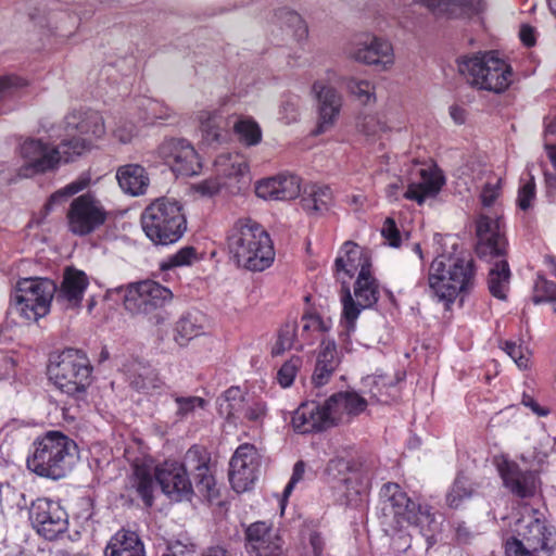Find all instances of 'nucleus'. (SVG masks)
I'll use <instances>...</instances> for the list:
<instances>
[{
    "mask_svg": "<svg viewBox=\"0 0 556 556\" xmlns=\"http://www.w3.org/2000/svg\"><path fill=\"white\" fill-rule=\"evenodd\" d=\"M211 455L205 447L191 446L182 464L165 463L155 472V480L164 494L170 500L190 501L194 490L211 502L218 497L219 491L210 468Z\"/></svg>",
    "mask_w": 556,
    "mask_h": 556,
    "instance_id": "obj_1",
    "label": "nucleus"
},
{
    "mask_svg": "<svg viewBox=\"0 0 556 556\" xmlns=\"http://www.w3.org/2000/svg\"><path fill=\"white\" fill-rule=\"evenodd\" d=\"M476 253L491 263L488 275L490 293L500 300H506L509 290L510 269L506 260L507 239L501 230L500 219L480 215L476 220Z\"/></svg>",
    "mask_w": 556,
    "mask_h": 556,
    "instance_id": "obj_2",
    "label": "nucleus"
},
{
    "mask_svg": "<svg viewBox=\"0 0 556 556\" xmlns=\"http://www.w3.org/2000/svg\"><path fill=\"white\" fill-rule=\"evenodd\" d=\"M231 260L251 271H263L275 260V250L268 232L251 218H240L227 233Z\"/></svg>",
    "mask_w": 556,
    "mask_h": 556,
    "instance_id": "obj_3",
    "label": "nucleus"
},
{
    "mask_svg": "<svg viewBox=\"0 0 556 556\" xmlns=\"http://www.w3.org/2000/svg\"><path fill=\"white\" fill-rule=\"evenodd\" d=\"M76 454L74 440L60 431H48L33 442L26 465L39 477L59 480L72 470Z\"/></svg>",
    "mask_w": 556,
    "mask_h": 556,
    "instance_id": "obj_4",
    "label": "nucleus"
},
{
    "mask_svg": "<svg viewBox=\"0 0 556 556\" xmlns=\"http://www.w3.org/2000/svg\"><path fill=\"white\" fill-rule=\"evenodd\" d=\"M92 366L88 356L77 349H65L49 357L48 376L62 393L76 402L79 408L86 404L87 389L92 382Z\"/></svg>",
    "mask_w": 556,
    "mask_h": 556,
    "instance_id": "obj_5",
    "label": "nucleus"
},
{
    "mask_svg": "<svg viewBox=\"0 0 556 556\" xmlns=\"http://www.w3.org/2000/svg\"><path fill=\"white\" fill-rule=\"evenodd\" d=\"M476 266L470 256L440 255L429 269V287L439 301L453 303L457 295L475 285Z\"/></svg>",
    "mask_w": 556,
    "mask_h": 556,
    "instance_id": "obj_6",
    "label": "nucleus"
},
{
    "mask_svg": "<svg viewBox=\"0 0 556 556\" xmlns=\"http://www.w3.org/2000/svg\"><path fill=\"white\" fill-rule=\"evenodd\" d=\"M140 223L146 236L155 245L173 244L187 230V218L182 204L166 197L150 203L141 213Z\"/></svg>",
    "mask_w": 556,
    "mask_h": 556,
    "instance_id": "obj_7",
    "label": "nucleus"
},
{
    "mask_svg": "<svg viewBox=\"0 0 556 556\" xmlns=\"http://www.w3.org/2000/svg\"><path fill=\"white\" fill-rule=\"evenodd\" d=\"M516 535L505 543L507 556H552L556 548V529L542 513L531 509L516 525Z\"/></svg>",
    "mask_w": 556,
    "mask_h": 556,
    "instance_id": "obj_8",
    "label": "nucleus"
},
{
    "mask_svg": "<svg viewBox=\"0 0 556 556\" xmlns=\"http://www.w3.org/2000/svg\"><path fill=\"white\" fill-rule=\"evenodd\" d=\"M457 66L459 74L481 90L502 93L513 81L510 65L500 59L495 51L460 55Z\"/></svg>",
    "mask_w": 556,
    "mask_h": 556,
    "instance_id": "obj_9",
    "label": "nucleus"
},
{
    "mask_svg": "<svg viewBox=\"0 0 556 556\" xmlns=\"http://www.w3.org/2000/svg\"><path fill=\"white\" fill-rule=\"evenodd\" d=\"M353 299L350 288L344 280H342V326L344 331L340 337H350V333L355 330V323L362 309L372 307L379 299V286L377 280L371 276L368 267H362L354 283Z\"/></svg>",
    "mask_w": 556,
    "mask_h": 556,
    "instance_id": "obj_10",
    "label": "nucleus"
},
{
    "mask_svg": "<svg viewBox=\"0 0 556 556\" xmlns=\"http://www.w3.org/2000/svg\"><path fill=\"white\" fill-rule=\"evenodd\" d=\"M108 217V212L91 193L75 198L67 211L68 230L76 236H87L101 227Z\"/></svg>",
    "mask_w": 556,
    "mask_h": 556,
    "instance_id": "obj_11",
    "label": "nucleus"
},
{
    "mask_svg": "<svg viewBox=\"0 0 556 556\" xmlns=\"http://www.w3.org/2000/svg\"><path fill=\"white\" fill-rule=\"evenodd\" d=\"M173 299V292L154 280L129 285L125 290L124 305L132 314H152Z\"/></svg>",
    "mask_w": 556,
    "mask_h": 556,
    "instance_id": "obj_12",
    "label": "nucleus"
},
{
    "mask_svg": "<svg viewBox=\"0 0 556 556\" xmlns=\"http://www.w3.org/2000/svg\"><path fill=\"white\" fill-rule=\"evenodd\" d=\"M28 518L36 532L54 540L68 528V515L61 505L49 498H37L30 504Z\"/></svg>",
    "mask_w": 556,
    "mask_h": 556,
    "instance_id": "obj_13",
    "label": "nucleus"
},
{
    "mask_svg": "<svg viewBox=\"0 0 556 556\" xmlns=\"http://www.w3.org/2000/svg\"><path fill=\"white\" fill-rule=\"evenodd\" d=\"M379 496L383 522L394 530L405 528L406 521L414 517V510L418 504L412 501L401 485L395 482L384 483L380 489Z\"/></svg>",
    "mask_w": 556,
    "mask_h": 556,
    "instance_id": "obj_14",
    "label": "nucleus"
},
{
    "mask_svg": "<svg viewBox=\"0 0 556 556\" xmlns=\"http://www.w3.org/2000/svg\"><path fill=\"white\" fill-rule=\"evenodd\" d=\"M20 156L24 161L21 175L30 177L38 174L54 172L59 168V156L53 146L41 139L28 137L18 147Z\"/></svg>",
    "mask_w": 556,
    "mask_h": 556,
    "instance_id": "obj_15",
    "label": "nucleus"
},
{
    "mask_svg": "<svg viewBox=\"0 0 556 556\" xmlns=\"http://www.w3.org/2000/svg\"><path fill=\"white\" fill-rule=\"evenodd\" d=\"M258 466L256 448L248 443L239 445L229 462L228 476L232 489L238 493L249 490L257 478Z\"/></svg>",
    "mask_w": 556,
    "mask_h": 556,
    "instance_id": "obj_16",
    "label": "nucleus"
},
{
    "mask_svg": "<svg viewBox=\"0 0 556 556\" xmlns=\"http://www.w3.org/2000/svg\"><path fill=\"white\" fill-rule=\"evenodd\" d=\"M245 541L250 556H287L278 531L264 521L253 522L247 528Z\"/></svg>",
    "mask_w": 556,
    "mask_h": 556,
    "instance_id": "obj_17",
    "label": "nucleus"
},
{
    "mask_svg": "<svg viewBox=\"0 0 556 556\" xmlns=\"http://www.w3.org/2000/svg\"><path fill=\"white\" fill-rule=\"evenodd\" d=\"M350 55L357 62L381 66L383 70L390 67L394 62L391 43L376 36L367 35L364 41H359L350 52Z\"/></svg>",
    "mask_w": 556,
    "mask_h": 556,
    "instance_id": "obj_18",
    "label": "nucleus"
},
{
    "mask_svg": "<svg viewBox=\"0 0 556 556\" xmlns=\"http://www.w3.org/2000/svg\"><path fill=\"white\" fill-rule=\"evenodd\" d=\"M88 285V277L83 270L67 267L64 270L60 287L56 286L55 303L63 309L79 307Z\"/></svg>",
    "mask_w": 556,
    "mask_h": 556,
    "instance_id": "obj_19",
    "label": "nucleus"
},
{
    "mask_svg": "<svg viewBox=\"0 0 556 556\" xmlns=\"http://www.w3.org/2000/svg\"><path fill=\"white\" fill-rule=\"evenodd\" d=\"M63 129L80 138H101L105 132L103 117L93 110H74L63 119Z\"/></svg>",
    "mask_w": 556,
    "mask_h": 556,
    "instance_id": "obj_20",
    "label": "nucleus"
},
{
    "mask_svg": "<svg viewBox=\"0 0 556 556\" xmlns=\"http://www.w3.org/2000/svg\"><path fill=\"white\" fill-rule=\"evenodd\" d=\"M255 193L264 200H292L301 193V178L293 174H279L258 181Z\"/></svg>",
    "mask_w": 556,
    "mask_h": 556,
    "instance_id": "obj_21",
    "label": "nucleus"
},
{
    "mask_svg": "<svg viewBox=\"0 0 556 556\" xmlns=\"http://www.w3.org/2000/svg\"><path fill=\"white\" fill-rule=\"evenodd\" d=\"M313 91L318 101L319 113L315 134L319 135L333 126L341 110L342 97L333 87L325 85L323 81H315Z\"/></svg>",
    "mask_w": 556,
    "mask_h": 556,
    "instance_id": "obj_22",
    "label": "nucleus"
},
{
    "mask_svg": "<svg viewBox=\"0 0 556 556\" xmlns=\"http://www.w3.org/2000/svg\"><path fill=\"white\" fill-rule=\"evenodd\" d=\"M426 7L438 18L471 17L481 13L485 4L482 0H414Z\"/></svg>",
    "mask_w": 556,
    "mask_h": 556,
    "instance_id": "obj_23",
    "label": "nucleus"
},
{
    "mask_svg": "<svg viewBox=\"0 0 556 556\" xmlns=\"http://www.w3.org/2000/svg\"><path fill=\"white\" fill-rule=\"evenodd\" d=\"M294 431L299 433H311L329 429L323 404L313 400L302 403L291 418Z\"/></svg>",
    "mask_w": 556,
    "mask_h": 556,
    "instance_id": "obj_24",
    "label": "nucleus"
},
{
    "mask_svg": "<svg viewBox=\"0 0 556 556\" xmlns=\"http://www.w3.org/2000/svg\"><path fill=\"white\" fill-rule=\"evenodd\" d=\"M56 292V285L48 278H23L16 283L13 295L24 299L30 303H43L50 312L52 300Z\"/></svg>",
    "mask_w": 556,
    "mask_h": 556,
    "instance_id": "obj_25",
    "label": "nucleus"
},
{
    "mask_svg": "<svg viewBox=\"0 0 556 556\" xmlns=\"http://www.w3.org/2000/svg\"><path fill=\"white\" fill-rule=\"evenodd\" d=\"M419 174L421 180L410 184L404 197L408 200L416 201L418 204H422L426 199L434 198L440 192L445 184V179L438 169L421 168Z\"/></svg>",
    "mask_w": 556,
    "mask_h": 556,
    "instance_id": "obj_26",
    "label": "nucleus"
},
{
    "mask_svg": "<svg viewBox=\"0 0 556 556\" xmlns=\"http://www.w3.org/2000/svg\"><path fill=\"white\" fill-rule=\"evenodd\" d=\"M116 179L121 189L132 197L144 194L150 185L146 168L135 163L119 166L116 170Z\"/></svg>",
    "mask_w": 556,
    "mask_h": 556,
    "instance_id": "obj_27",
    "label": "nucleus"
},
{
    "mask_svg": "<svg viewBox=\"0 0 556 556\" xmlns=\"http://www.w3.org/2000/svg\"><path fill=\"white\" fill-rule=\"evenodd\" d=\"M497 469L504 485L514 494L520 497H528L533 493V477L530 473L521 471L519 466L509 460H503L497 465Z\"/></svg>",
    "mask_w": 556,
    "mask_h": 556,
    "instance_id": "obj_28",
    "label": "nucleus"
},
{
    "mask_svg": "<svg viewBox=\"0 0 556 556\" xmlns=\"http://www.w3.org/2000/svg\"><path fill=\"white\" fill-rule=\"evenodd\" d=\"M105 556H146L144 545L139 534L128 529L118 530L109 541Z\"/></svg>",
    "mask_w": 556,
    "mask_h": 556,
    "instance_id": "obj_29",
    "label": "nucleus"
},
{
    "mask_svg": "<svg viewBox=\"0 0 556 556\" xmlns=\"http://www.w3.org/2000/svg\"><path fill=\"white\" fill-rule=\"evenodd\" d=\"M338 278L345 275L352 278L362 267H370L368 261L364 257V251L354 242L346 241L334 262Z\"/></svg>",
    "mask_w": 556,
    "mask_h": 556,
    "instance_id": "obj_30",
    "label": "nucleus"
},
{
    "mask_svg": "<svg viewBox=\"0 0 556 556\" xmlns=\"http://www.w3.org/2000/svg\"><path fill=\"white\" fill-rule=\"evenodd\" d=\"M332 202V191L328 186L311 185L303 189L301 206L309 215H321Z\"/></svg>",
    "mask_w": 556,
    "mask_h": 556,
    "instance_id": "obj_31",
    "label": "nucleus"
},
{
    "mask_svg": "<svg viewBox=\"0 0 556 556\" xmlns=\"http://www.w3.org/2000/svg\"><path fill=\"white\" fill-rule=\"evenodd\" d=\"M205 316L199 311L184 314L175 326L174 339L179 345H186L193 338L204 333Z\"/></svg>",
    "mask_w": 556,
    "mask_h": 556,
    "instance_id": "obj_32",
    "label": "nucleus"
},
{
    "mask_svg": "<svg viewBox=\"0 0 556 556\" xmlns=\"http://www.w3.org/2000/svg\"><path fill=\"white\" fill-rule=\"evenodd\" d=\"M59 156V165L61 163H72L78 157L91 150L90 138H80L64 131V136L58 146H53Z\"/></svg>",
    "mask_w": 556,
    "mask_h": 556,
    "instance_id": "obj_33",
    "label": "nucleus"
},
{
    "mask_svg": "<svg viewBox=\"0 0 556 556\" xmlns=\"http://www.w3.org/2000/svg\"><path fill=\"white\" fill-rule=\"evenodd\" d=\"M127 492H136L142 500L144 507L150 508L154 504V478L151 472L142 466H136L126 485Z\"/></svg>",
    "mask_w": 556,
    "mask_h": 556,
    "instance_id": "obj_34",
    "label": "nucleus"
},
{
    "mask_svg": "<svg viewBox=\"0 0 556 556\" xmlns=\"http://www.w3.org/2000/svg\"><path fill=\"white\" fill-rule=\"evenodd\" d=\"M178 152L180 153L175 156L176 160L169 166L170 169L177 175L186 177L198 175L202 164L193 146L185 139Z\"/></svg>",
    "mask_w": 556,
    "mask_h": 556,
    "instance_id": "obj_35",
    "label": "nucleus"
},
{
    "mask_svg": "<svg viewBox=\"0 0 556 556\" xmlns=\"http://www.w3.org/2000/svg\"><path fill=\"white\" fill-rule=\"evenodd\" d=\"M545 264L556 278V256H545ZM532 302L534 304L554 303L553 312L556 314V283L543 277H538L533 288Z\"/></svg>",
    "mask_w": 556,
    "mask_h": 556,
    "instance_id": "obj_36",
    "label": "nucleus"
},
{
    "mask_svg": "<svg viewBox=\"0 0 556 556\" xmlns=\"http://www.w3.org/2000/svg\"><path fill=\"white\" fill-rule=\"evenodd\" d=\"M48 313V307L43 303H30L20 296L11 295L8 314L20 317L23 323L37 321Z\"/></svg>",
    "mask_w": 556,
    "mask_h": 556,
    "instance_id": "obj_37",
    "label": "nucleus"
},
{
    "mask_svg": "<svg viewBox=\"0 0 556 556\" xmlns=\"http://www.w3.org/2000/svg\"><path fill=\"white\" fill-rule=\"evenodd\" d=\"M406 526L419 529V533L426 539L429 546L437 542L435 533L439 530V523L428 508L418 504L414 510V517L406 521Z\"/></svg>",
    "mask_w": 556,
    "mask_h": 556,
    "instance_id": "obj_38",
    "label": "nucleus"
},
{
    "mask_svg": "<svg viewBox=\"0 0 556 556\" xmlns=\"http://www.w3.org/2000/svg\"><path fill=\"white\" fill-rule=\"evenodd\" d=\"M129 384L138 392L153 394L157 392L163 381L150 366H140L129 375Z\"/></svg>",
    "mask_w": 556,
    "mask_h": 556,
    "instance_id": "obj_39",
    "label": "nucleus"
},
{
    "mask_svg": "<svg viewBox=\"0 0 556 556\" xmlns=\"http://www.w3.org/2000/svg\"><path fill=\"white\" fill-rule=\"evenodd\" d=\"M200 129L202 131L203 140L207 144L219 143L222 140V129L219 121L222 116L217 111H200L198 114Z\"/></svg>",
    "mask_w": 556,
    "mask_h": 556,
    "instance_id": "obj_40",
    "label": "nucleus"
},
{
    "mask_svg": "<svg viewBox=\"0 0 556 556\" xmlns=\"http://www.w3.org/2000/svg\"><path fill=\"white\" fill-rule=\"evenodd\" d=\"M321 404L330 428L343 422L348 417L345 391L333 393Z\"/></svg>",
    "mask_w": 556,
    "mask_h": 556,
    "instance_id": "obj_41",
    "label": "nucleus"
},
{
    "mask_svg": "<svg viewBox=\"0 0 556 556\" xmlns=\"http://www.w3.org/2000/svg\"><path fill=\"white\" fill-rule=\"evenodd\" d=\"M473 489L465 477H456L445 501L450 508L457 509L473 495Z\"/></svg>",
    "mask_w": 556,
    "mask_h": 556,
    "instance_id": "obj_42",
    "label": "nucleus"
},
{
    "mask_svg": "<svg viewBox=\"0 0 556 556\" xmlns=\"http://www.w3.org/2000/svg\"><path fill=\"white\" fill-rule=\"evenodd\" d=\"M172 396L177 407L175 412L177 420H185L193 416L198 408L203 409L207 404L206 401L200 396H184L177 393H174Z\"/></svg>",
    "mask_w": 556,
    "mask_h": 556,
    "instance_id": "obj_43",
    "label": "nucleus"
},
{
    "mask_svg": "<svg viewBox=\"0 0 556 556\" xmlns=\"http://www.w3.org/2000/svg\"><path fill=\"white\" fill-rule=\"evenodd\" d=\"M233 129L245 146H256L262 140V130L253 118H240Z\"/></svg>",
    "mask_w": 556,
    "mask_h": 556,
    "instance_id": "obj_44",
    "label": "nucleus"
},
{
    "mask_svg": "<svg viewBox=\"0 0 556 556\" xmlns=\"http://www.w3.org/2000/svg\"><path fill=\"white\" fill-rule=\"evenodd\" d=\"M220 412L227 415V418H239L243 407V395L238 387H231L224 393V401L219 404Z\"/></svg>",
    "mask_w": 556,
    "mask_h": 556,
    "instance_id": "obj_45",
    "label": "nucleus"
},
{
    "mask_svg": "<svg viewBox=\"0 0 556 556\" xmlns=\"http://www.w3.org/2000/svg\"><path fill=\"white\" fill-rule=\"evenodd\" d=\"M276 16L281 26L290 28L299 39H303L307 36V26L302 16L295 11L280 9L277 11Z\"/></svg>",
    "mask_w": 556,
    "mask_h": 556,
    "instance_id": "obj_46",
    "label": "nucleus"
},
{
    "mask_svg": "<svg viewBox=\"0 0 556 556\" xmlns=\"http://www.w3.org/2000/svg\"><path fill=\"white\" fill-rule=\"evenodd\" d=\"M197 260L198 253L195 248L186 245L163 261L160 264V268L161 270L166 271L176 267L190 266Z\"/></svg>",
    "mask_w": 556,
    "mask_h": 556,
    "instance_id": "obj_47",
    "label": "nucleus"
},
{
    "mask_svg": "<svg viewBox=\"0 0 556 556\" xmlns=\"http://www.w3.org/2000/svg\"><path fill=\"white\" fill-rule=\"evenodd\" d=\"M27 83L15 75H7L0 78V102L18 98Z\"/></svg>",
    "mask_w": 556,
    "mask_h": 556,
    "instance_id": "obj_48",
    "label": "nucleus"
},
{
    "mask_svg": "<svg viewBox=\"0 0 556 556\" xmlns=\"http://www.w3.org/2000/svg\"><path fill=\"white\" fill-rule=\"evenodd\" d=\"M318 366L325 365V367L338 369L340 365V358L337 351L336 342L331 339H324L319 345V352L317 354L316 364Z\"/></svg>",
    "mask_w": 556,
    "mask_h": 556,
    "instance_id": "obj_49",
    "label": "nucleus"
},
{
    "mask_svg": "<svg viewBox=\"0 0 556 556\" xmlns=\"http://www.w3.org/2000/svg\"><path fill=\"white\" fill-rule=\"evenodd\" d=\"M87 184V180H77L67 185L65 188L58 190L50 195L48 202L45 205L46 211H52L55 205L61 204L68 197L74 195L85 189Z\"/></svg>",
    "mask_w": 556,
    "mask_h": 556,
    "instance_id": "obj_50",
    "label": "nucleus"
},
{
    "mask_svg": "<svg viewBox=\"0 0 556 556\" xmlns=\"http://www.w3.org/2000/svg\"><path fill=\"white\" fill-rule=\"evenodd\" d=\"M344 85L349 92L363 103H368L374 97V87L368 80L350 77L344 79Z\"/></svg>",
    "mask_w": 556,
    "mask_h": 556,
    "instance_id": "obj_51",
    "label": "nucleus"
},
{
    "mask_svg": "<svg viewBox=\"0 0 556 556\" xmlns=\"http://www.w3.org/2000/svg\"><path fill=\"white\" fill-rule=\"evenodd\" d=\"M184 141L185 139L181 138L165 139L157 148V155L166 165L170 166L176 160L175 156L180 153L178 151L181 149Z\"/></svg>",
    "mask_w": 556,
    "mask_h": 556,
    "instance_id": "obj_52",
    "label": "nucleus"
},
{
    "mask_svg": "<svg viewBox=\"0 0 556 556\" xmlns=\"http://www.w3.org/2000/svg\"><path fill=\"white\" fill-rule=\"evenodd\" d=\"M301 365L302 358L293 356L280 367L277 374V379L281 387L288 388L293 383L296 371Z\"/></svg>",
    "mask_w": 556,
    "mask_h": 556,
    "instance_id": "obj_53",
    "label": "nucleus"
},
{
    "mask_svg": "<svg viewBox=\"0 0 556 556\" xmlns=\"http://www.w3.org/2000/svg\"><path fill=\"white\" fill-rule=\"evenodd\" d=\"M535 198V182L533 176L527 180L521 179V186L518 190L517 205L520 210L527 211Z\"/></svg>",
    "mask_w": 556,
    "mask_h": 556,
    "instance_id": "obj_54",
    "label": "nucleus"
},
{
    "mask_svg": "<svg viewBox=\"0 0 556 556\" xmlns=\"http://www.w3.org/2000/svg\"><path fill=\"white\" fill-rule=\"evenodd\" d=\"M351 470L350 460L344 457H334L329 460L326 467V473L332 479H338L340 481H346V475Z\"/></svg>",
    "mask_w": 556,
    "mask_h": 556,
    "instance_id": "obj_55",
    "label": "nucleus"
},
{
    "mask_svg": "<svg viewBox=\"0 0 556 556\" xmlns=\"http://www.w3.org/2000/svg\"><path fill=\"white\" fill-rule=\"evenodd\" d=\"M336 370H337L336 368L325 367V365H323V366L315 365V368H314V371L312 375V384H313L312 392H314L316 396L321 395L320 389L330 381V379L333 376V374L336 372Z\"/></svg>",
    "mask_w": 556,
    "mask_h": 556,
    "instance_id": "obj_56",
    "label": "nucleus"
},
{
    "mask_svg": "<svg viewBox=\"0 0 556 556\" xmlns=\"http://www.w3.org/2000/svg\"><path fill=\"white\" fill-rule=\"evenodd\" d=\"M348 418L361 415L367 408V400L355 391H345Z\"/></svg>",
    "mask_w": 556,
    "mask_h": 556,
    "instance_id": "obj_57",
    "label": "nucleus"
},
{
    "mask_svg": "<svg viewBox=\"0 0 556 556\" xmlns=\"http://www.w3.org/2000/svg\"><path fill=\"white\" fill-rule=\"evenodd\" d=\"M381 236L388 241L390 247L399 248L401 245V232L392 217L386 218L381 228Z\"/></svg>",
    "mask_w": 556,
    "mask_h": 556,
    "instance_id": "obj_58",
    "label": "nucleus"
},
{
    "mask_svg": "<svg viewBox=\"0 0 556 556\" xmlns=\"http://www.w3.org/2000/svg\"><path fill=\"white\" fill-rule=\"evenodd\" d=\"M503 349L520 369L528 367L529 358L523 354L521 345L506 341Z\"/></svg>",
    "mask_w": 556,
    "mask_h": 556,
    "instance_id": "obj_59",
    "label": "nucleus"
},
{
    "mask_svg": "<svg viewBox=\"0 0 556 556\" xmlns=\"http://www.w3.org/2000/svg\"><path fill=\"white\" fill-rule=\"evenodd\" d=\"M197 551V545L192 542H175L169 547V553H166L162 556H193Z\"/></svg>",
    "mask_w": 556,
    "mask_h": 556,
    "instance_id": "obj_60",
    "label": "nucleus"
},
{
    "mask_svg": "<svg viewBox=\"0 0 556 556\" xmlns=\"http://www.w3.org/2000/svg\"><path fill=\"white\" fill-rule=\"evenodd\" d=\"M304 472H305V463L303 460L296 462L293 467V472H292L291 479L285 488V491H283L285 496H289V494L292 492L294 485L303 479Z\"/></svg>",
    "mask_w": 556,
    "mask_h": 556,
    "instance_id": "obj_61",
    "label": "nucleus"
},
{
    "mask_svg": "<svg viewBox=\"0 0 556 556\" xmlns=\"http://www.w3.org/2000/svg\"><path fill=\"white\" fill-rule=\"evenodd\" d=\"M498 190V182L495 185L489 182L485 184L480 195L482 204L484 206L493 205L500 194Z\"/></svg>",
    "mask_w": 556,
    "mask_h": 556,
    "instance_id": "obj_62",
    "label": "nucleus"
},
{
    "mask_svg": "<svg viewBox=\"0 0 556 556\" xmlns=\"http://www.w3.org/2000/svg\"><path fill=\"white\" fill-rule=\"evenodd\" d=\"M477 535L464 521L457 523L455 528V538L460 544H469Z\"/></svg>",
    "mask_w": 556,
    "mask_h": 556,
    "instance_id": "obj_63",
    "label": "nucleus"
},
{
    "mask_svg": "<svg viewBox=\"0 0 556 556\" xmlns=\"http://www.w3.org/2000/svg\"><path fill=\"white\" fill-rule=\"evenodd\" d=\"M311 552H306V556H321L325 547V541L320 533L312 532L309 534Z\"/></svg>",
    "mask_w": 556,
    "mask_h": 556,
    "instance_id": "obj_64",
    "label": "nucleus"
}]
</instances>
